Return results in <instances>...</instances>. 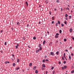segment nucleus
I'll use <instances>...</instances> for the list:
<instances>
[{
	"label": "nucleus",
	"mask_w": 74,
	"mask_h": 74,
	"mask_svg": "<svg viewBox=\"0 0 74 74\" xmlns=\"http://www.w3.org/2000/svg\"><path fill=\"white\" fill-rule=\"evenodd\" d=\"M64 41H65V42H66V41H67V39H64Z\"/></svg>",
	"instance_id": "bb28decb"
},
{
	"label": "nucleus",
	"mask_w": 74,
	"mask_h": 74,
	"mask_svg": "<svg viewBox=\"0 0 74 74\" xmlns=\"http://www.w3.org/2000/svg\"><path fill=\"white\" fill-rule=\"evenodd\" d=\"M59 64H61V62H60V61L59 62Z\"/></svg>",
	"instance_id": "a18cd8bd"
},
{
	"label": "nucleus",
	"mask_w": 74,
	"mask_h": 74,
	"mask_svg": "<svg viewBox=\"0 0 74 74\" xmlns=\"http://www.w3.org/2000/svg\"><path fill=\"white\" fill-rule=\"evenodd\" d=\"M55 73V71H53V74H54Z\"/></svg>",
	"instance_id": "4d7b16f0"
},
{
	"label": "nucleus",
	"mask_w": 74,
	"mask_h": 74,
	"mask_svg": "<svg viewBox=\"0 0 74 74\" xmlns=\"http://www.w3.org/2000/svg\"><path fill=\"white\" fill-rule=\"evenodd\" d=\"M33 39H34V40H36V37H33Z\"/></svg>",
	"instance_id": "aec40b11"
},
{
	"label": "nucleus",
	"mask_w": 74,
	"mask_h": 74,
	"mask_svg": "<svg viewBox=\"0 0 74 74\" xmlns=\"http://www.w3.org/2000/svg\"><path fill=\"white\" fill-rule=\"evenodd\" d=\"M53 69H54V67L53 66V67H51V70H53Z\"/></svg>",
	"instance_id": "6ab92c4d"
},
{
	"label": "nucleus",
	"mask_w": 74,
	"mask_h": 74,
	"mask_svg": "<svg viewBox=\"0 0 74 74\" xmlns=\"http://www.w3.org/2000/svg\"><path fill=\"white\" fill-rule=\"evenodd\" d=\"M52 19H53V20H54V17H52Z\"/></svg>",
	"instance_id": "c03bdc74"
},
{
	"label": "nucleus",
	"mask_w": 74,
	"mask_h": 74,
	"mask_svg": "<svg viewBox=\"0 0 74 74\" xmlns=\"http://www.w3.org/2000/svg\"><path fill=\"white\" fill-rule=\"evenodd\" d=\"M64 58H65L66 60H67V59H66V57H64Z\"/></svg>",
	"instance_id": "6e6d98bb"
},
{
	"label": "nucleus",
	"mask_w": 74,
	"mask_h": 74,
	"mask_svg": "<svg viewBox=\"0 0 74 74\" xmlns=\"http://www.w3.org/2000/svg\"><path fill=\"white\" fill-rule=\"evenodd\" d=\"M69 31L71 33L72 32V29H69Z\"/></svg>",
	"instance_id": "0eeeda50"
},
{
	"label": "nucleus",
	"mask_w": 74,
	"mask_h": 74,
	"mask_svg": "<svg viewBox=\"0 0 74 74\" xmlns=\"http://www.w3.org/2000/svg\"><path fill=\"white\" fill-rule=\"evenodd\" d=\"M64 23H65V25L67 24V22H66V21H65Z\"/></svg>",
	"instance_id": "c756f323"
},
{
	"label": "nucleus",
	"mask_w": 74,
	"mask_h": 74,
	"mask_svg": "<svg viewBox=\"0 0 74 74\" xmlns=\"http://www.w3.org/2000/svg\"><path fill=\"white\" fill-rule=\"evenodd\" d=\"M12 56H13V57H14V56H14V54H12Z\"/></svg>",
	"instance_id": "79ce46f5"
},
{
	"label": "nucleus",
	"mask_w": 74,
	"mask_h": 74,
	"mask_svg": "<svg viewBox=\"0 0 74 74\" xmlns=\"http://www.w3.org/2000/svg\"><path fill=\"white\" fill-rule=\"evenodd\" d=\"M29 65V67H32V63H30Z\"/></svg>",
	"instance_id": "7ed1b4c3"
},
{
	"label": "nucleus",
	"mask_w": 74,
	"mask_h": 74,
	"mask_svg": "<svg viewBox=\"0 0 74 74\" xmlns=\"http://www.w3.org/2000/svg\"><path fill=\"white\" fill-rule=\"evenodd\" d=\"M16 45H17V46H19V44H18L17 43L16 44Z\"/></svg>",
	"instance_id": "052dcab7"
},
{
	"label": "nucleus",
	"mask_w": 74,
	"mask_h": 74,
	"mask_svg": "<svg viewBox=\"0 0 74 74\" xmlns=\"http://www.w3.org/2000/svg\"><path fill=\"white\" fill-rule=\"evenodd\" d=\"M15 65H16V64H15V63H13V66H14Z\"/></svg>",
	"instance_id": "a211bd4d"
},
{
	"label": "nucleus",
	"mask_w": 74,
	"mask_h": 74,
	"mask_svg": "<svg viewBox=\"0 0 74 74\" xmlns=\"http://www.w3.org/2000/svg\"><path fill=\"white\" fill-rule=\"evenodd\" d=\"M72 38H73V40H74V37H73L72 36Z\"/></svg>",
	"instance_id": "49530a36"
},
{
	"label": "nucleus",
	"mask_w": 74,
	"mask_h": 74,
	"mask_svg": "<svg viewBox=\"0 0 74 74\" xmlns=\"http://www.w3.org/2000/svg\"><path fill=\"white\" fill-rule=\"evenodd\" d=\"M56 36H59V34L58 33H56Z\"/></svg>",
	"instance_id": "72a5a7b5"
},
{
	"label": "nucleus",
	"mask_w": 74,
	"mask_h": 74,
	"mask_svg": "<svg viewBox=\"0 0 74 74\" xmlns=\"http://www.w3.org/2000/svg\"><path fill=\"white\" fill-rule=\"evenodd\" d=\"M18 47L17 46H16V49H18Z\"/></svg>",
	"instance_id": "c85d7f7f"
},
{
	"label": "nucleus",
	"mask_w": 74,
	"mask_h": 74,
	"mask_svg": "<svg viewBox=\"0 0 74 74\" xmlns=\"http://www.w3.org/2000/svg\"><path fill=\"white\" fill-rule=\"evenodd\" d=\"M59 52L58 51H57L56 52V54H57L58 55H59Z\"/></svg>",
	"instance_id": "f8f14e48"
},
{
	"label": "nucleus",
	"mask_w": 74,
	"mask_h": 74,
	"mask_svg": "<svg viewBox=\"0 0 74 74\" xmlns=\"http://www.w3.org/2000/svg\"><path fill=\"white\" fill-rule=\"evenodd\" d=\"M64 68L65 69H66V68H67V66H66V65L64 66Z\"/></svg>",
	"instance_id": "1a4fd4ad"
},
{
	"label": "nucleus",
	"mask_w": 74,
	"mask_h": 74,
	"mask_svg": "<svg viewBox=\"0 0 74 74\" xmlns=\"http://www.w3.org/2000/svg\"><path fill=\"white\" fill-rule=\"evenodd\" d=\"M62 30L61 29L60 30V33H62Z\"/></svg>",
	"instance_id": "4be33fe9"
},
{
	"label": "nucleus",
	"mask_w": 74,
	"mask_h": 74,
	"mask_svg": "<svg viewBox=\"0 0 74 74\" xmlns=\"http://www.w3.org/2000/svg\"><path fill=\"white\" fill-rule=\"evenodd\" d=\"M45 60L46 62H48V59H46Z\"/></svg>",
	"instance_id": "ea45409f"
},
{
	"label": "nucleus",
	"mask_w": 74,
	"mask_h": 74,
	"mask_svg": "<svg viewBox=\"0 0 74 74\" xmlns=\"http://www.w3.org/2000/svg\"><path fill=\"white\" fill-rule=\"evenodd\" d=\"M40 23H41V22L40 21L38 23L39 24H40Z\"/></svg>",
	"instance_id": "0e129e2a"
},
{
	"label": "nucleus",
	"mask_w": 74,
	"mask_h": 74,
	"mask_svg": "<svg viewBox=\"0 0 74 74\" xmlns=\"http://www.w3.org/2000/svg\"><path fill=\"white\" fill-rule=\"evenodd\" d=\"M38 52H39V51L38 50H36V53H38Z\"/></svg>",
	"instance_id": "a878e982"
},
{
	"label": "nucleus",
	"mask_w": 74,
	"mask_h": 74,
	"mask_svg": "<svg viewBox=\"0 0 74 74\" xmlns=\"http://www.w3.org/2000/svg\"><path fill=\"white\" fill-rule=\"evenodd\" d=\"M69 58L70 59V60L71 59V56H70V55L69 56Z\"/></svg>",
	"instance_id": "ddd939ff"
},
{
	"label": "nucleus",
	"mask_w": 74,
	"mask_h": 74,
	"mask_svg": "<svg viewBox=\"0 0 74 74\" xmlns=\"http://www.w3.org/2000/svg\"><path fill=\"white\" fill-rule=\"evenodd\" d=\"M51 23L52 24H53V23H54V21H52Z\"/></svg>",
	"instance_id": "4c0bfd02"
},
{
	"label": "nucleus",
	"mask_w": 74,
	"mask_h": 74,
	"mask_svg": "<svg viewBox=\"0 0 74 74\" xmlns=\"http://www.w3.org/2000/svg\"><path fill=\"white\" fill-rule=\"evenodd\" d=\"M61 11H63V9H62V8H61Z\"/></svg>",
	"instance_id": "680f3d73"
},
{
	"label": "nucleus",
	"mask_w": 74,
	"mask_h": 74,
	"mask_svg": "<svg viewBox=\"0 0 74 74\" xmlns=\"http://www.w3.org/2000/svg\"><path fill=\"white\" fill-rule=\"evenodd\" d=\"M5 63L6 64H7V61L5 62Z\"/></svg>",
	"instance_id": "69168bd1"
},
{
	"label": "nucleus",
	"mask_w": 74,
	"mask_h": 74,
	"mask_svg": "<svg viewBox=\"0 0 74 74\" xmlns=\"http://www.w3.org/2000/svg\"><path fill=\"white\" fill-rule=\"evenodd\" d=\"M71 16H69V19H71Z\"/></svg>",
	"instance_id": "58836bf2"
},
{
	"label": "nucleus",
	"mask_w": 74,
	"mask_h": 74,
	"mask_svg": "<svg viewBox=\"0 0 74 74\" xmlns=\"http://www.w3.org/2000/svg\"><path fill=\"white\" fill-rule=\"evenodd\" d=\"M35 73H36V74H37V73H38V71H37V70H36L35 71Z\"/></svg>",
	"instance_id": "9b49d317"
},
{
	"label": "nucleus",
	"mask_w": 74,
	"mask_h": 74,
	"mask_svg": "<svg viewBox=\"0 0 74 74\" xmlns=\"http://www.w3.org/2000/svg\"><path fill=\"white\" fill-rule=\"evenodd\" d=\"M38 51H41L42 50V48H40V49H38Z\"/></svg>",
	"instance_id": "39448f33"
},
{
	"label": "nucleus",
	"mask_w": 74,
	"mask_h": 74,
	"mask_svg": "<svg viewBox=\"0 0 74 74\" xmlns=\"http://www.w3.org/2000/svg\"><path fill=\"white\" fill-rule=\"evenodd\" d=\"M64 57H65V56H66V54L65 53L64 54Z\"/></svg>",
	"instance_id": "f704fd0d"
},
{
	"label": "nucleus",
	"mask_w": 74,
	"mask_h": 74,
	"mask_svg": "<svg viewBox=\"0 0 74 74\" xmlns=\"http://www.w3.org/2000/svg\"><path fill=\"white\" fill-rule=\"evenodd\" d=\"M19 67H18L17 68H16L15 70H19Z\"/></svg>",
	"instance_id": "6e6552de"
},
{
	"label": "nucleus",
	"mask_w": 74,
	"mask_h": 74,
	"mask_svg": "<svg viewBox=\"0 0 74 74\" xmlns=\"http://www.w3.org/2000/svg\"><path fill=\"white\" fill-rule=\"evenodd\" d=\"M59 1L58 0H57L56 1V2H57V3H59Z\"/></svg>",
	"instance_id": "37998d69"
},
{
	"label": "nucleus",
	"mask_w": 74,
	"mask_h": 74,
	"mask_svg": "<svg viewBox=\"0 0 74 74\" xmlns=\"http://www.w3.org/2000/svg\"><path fill=\"white\" fill-rule=\"evenodd\" d=\"M19 62V59L18 58L17 60V62L18 63V62Z\"/></svg>",
	"instance_id": "4468645a"
},
{
	"label": "nucleus",
	"mask_w": 74,
	"mask_h": 74,
	"mask_svg": "<svg viewBox=\"0 0 74 74\" xmlns=\"http://www.w3.org/2000/svg\"><path fill=\"white\" fill-rule=\"evenodd\" d=\"M36 67H37L36 66H35L33 68V70H36Z\"/></svg>",
	"instance_id": "20e7f679"
},
{
	"label": "nucleus",
	"mask_w": 74,
	"mask_h": 74,
	"mask_svg": "<svg viewBox=\"0 0 74 74\" xmlns=\"http://www.w3.org/2000/svg\"><path fill=\"white\" fill-rule=\"evenodd\" d=\"M45 2L46 4H48V1H46Z\"/></svg>",
	"instance_id": "cd10ccee"
},
{
	"label": "nucleus",
	"mask_w": 74,
	"mask_h": 74,
	"mask_svg": "<svg viewBox=\"0 0 74 74\" xmlns=\"http://www.w3.org/2000/svg\"><path fill=\"white\" fill-rule=\"evenodd\" d=\"M63 63L64 64H65V63H67V62H66L65 61H64L63 62Z\"/></svg>",
	"instance_id": "473e14b6"
},
{
	"label": "nucleus",
	"mask_w": 74,
	"mask_h": 74,
	"mask_svg": "<svg viewBox=\"0 0 74 74\" xmlns=\"http://www.w3.org/2000/svg\"><path fill=\"white\" fill-rule=\"evenodd\" d=\"M41 47H42V45L41 44H40L39 45V47L40 48H42Z\"/></svg>",
	"instance_id": "f03ea898"
},
{
	"label": "nucleus",
	"mask_w": 74,
	"mask_h": 74,
	"mask_svg": "<svg viewBox=\"0 0 74 74\" xmlns=\"http://www.w3.org/2000/svg\"><path fill=\"white\" fill-rule=\"evenodd\" d=\"M55 37L56 38H58V36L56 35V36H55Z\"/></svg>",
	"instance_id": "b1692460"
},
{
	"label": "nucleus",
	"mask_w": 74,
	"mask_h": 74,
	"mask_svg": "<svg viewBox=\"0 0 74 74\" xmlns=\"http://www.w3.org/2000/svg\"><path fill=\"white\" fill-rule=\"evenodd\" d=\"M5 45H7V42H5Z\"/></svg>",
	"instance_id": "7c9ffc66"
},
{
	"label": "nucleus",
	"mask_w": 74,
	"mask_h": 74,
	"mask_svg": "<svg viewBox=\"0 0 74 74\" xmlns=\"http://www.w3.org/2000/svg\"><path fill=\"white\" fill-rule=\"evenodd\" d=\"M22 71H23V72H24V69H23Z\"/></svg>",
	"instance_id": "338daca9"
},
{
	"label": "nucleus",
	"mask_w": 74,
	"mask_h": 74,
	"mask_svg": "<svg viewBox=\"0 0 74 74\" xmlns=\"http://www.w3.org/2000/svg\"><path fill=\"white\" fill-rule=\"evenodd\" d=\"M68 16L67 15V14H65V16H66V17H67Z\"/></svg>",
	"instance_id": "e433bc0d"
},
{
	"label": "nucleus",
	"mask_w": 74,
	"mask_h": 74,
	"mask_svg": "<svg viewBox=\"0 0 74 74\" xmlns=\"http://www.w3.org/2000/svg\"><path fill=\"white\" fill-rule=\"evenodd\" d=\"M3 32V30H1L0 31L1 33H2V32Z\"/></svg>",
	"instance_id": "864d4df0"
},
{
	"label": "nucleus",
	"mask_w": 74,
	"mask_h": 74,
	"mask_svg": "<svg viewBox=\"0 0 74 74\" xmlns=\"http://www.w3.org/2000/svg\"><path fill=\"white\" fill-rule=\"evenodd\" d=\"M65 52H68V50H67V49H66L65 50Z\"/></svg>",
	"instance_id": "5fc2aeb1"
},
{
	"label": "nucleus",
	"mask_w": 74,
	"mask_h": 74,
	"mask_svg": "<svg viewBox=\"0 0 74 74\" xmlns=\"http://www.w3.org/2000/svg\"><path fill=\"white\" fill-rule=\"evenodd\" d=\"M17 24L18 25H19V26L20 25V23H19V22H17Z\"/></svg>",
	"instance_id": "9d476101"
},
{
	"label": "nucleus",
	"mask_w": 74,
	"mask_h": 74,
	"mask_svg": "<svg viewBox=\"0 0 74 74\" xmlns=\"http://www.w3.org/2000/svg\"><path fill=\"white\" fill-rule=\"evenodd\" d=\"M47 56H45V58H47Z\"/></svg>",
	"instance_id": "3c124183"
},
{
	"label": "nucleus",
	"mask_w": 74,
	"mask_h": 74,
	"mask_svg": "<svg viewBox=\"0 0 74 74\" xmlns=\"http://www.w3.org/2000/svg\"><path fill=\"white\" fill-rule=\"evenodd\" d=\"M49 14L50 15H51V11H49Z\"/></svg>",
	"instance_id": "bf43d9fd"
},
{
	"label": "nucleus",
	"mask_w": 74,
	"mask_h": 74,
	"mask_svg": "<svg viewBox=\"0 0 74 74\" xmlns=\"http://www.w3.org/2000/svg\"><path fill=\"white\" fill-rule=\"evenodd\" d=\"M71 56H73L74 55V54L73 53H72L71 54Z\"/></svg>",
	"instance_id": "a19ab883"
},
{
	"label": "nucleus",
	"mask_w": 74,
	"mask_h": 74,
	"mask_svg": "<svg viewBox=\"0 0 74 74\" xmlns=\"http://www.w3.org/2000/svg\"><path fill=\"white\" fill-rule=\"evenodd\" d=\"M62 70H64V67H62Z\"/></svg>",
	"instance_id": "09e8293b"
},
{
	"label": "nucleus",
	"mask_w": 74,
	"mask_h": 74,
	"mask_svg": "<svg viewBox=\"0 0 74 74\" xmlns=\"http://www.w3.org/2000/svg\"><path fill=\"white\" fill-rule=\"evenodd\" d=\"M74 71L73 70L71 72V73H74Z\"/></svg>",
	"instance_id": "5701e85b"
},
{
	"label": "nucleus",
	"mask_w": 74,
	"mask_h": 74,
	"mask_svg": "<svg viewBox=\"0 0 74 74\" xmlns=\"http://www.w3.org/2000/svg\"><path fill=\"white\" fill-rule=\"evenodd\" d=\"M65 19H66V20L67 21V20H68L67 18H65Z\"/></svg>",
	"instance_id": "774afa93"
},
{
	"label": "nucleus",
	"mask_w": 74,
	"mask_h": 74,
	"mask_svg": "<svg viewBox=\"0 0 74 74\" xmlns=\"http://www.w3.org/2000/svg\"><path fill=\"white\" fill-rule=\"evenodd\" d=\"M11 59H12V60H14V59L12 58H11Z\"/></svg>",
	"instance_id": "e2e57ef3"
},
{
	"label": "nucleus",
	"mask_w": 74,
	"mask_h": 74,
	"mask_svg": "<svg viewBox=\"0 0 74 74\" xmlns=\"http://www.w3.org/2000/svg\"><path fill=\"white\" fill-rule=\"evenodd\" d=\"M47 73H48V71H46V74H47Z\"/></svg>",
	"instance_id": "13d9d810"
},
{
	"label": "nucleus",
	"mask_w": 74,
	"mask_h": 74,
	"mask_svg": "<svg viewBox=\"0 0 74 74\" xmlns=\"http://www.w3.org/2000/svg\"><path fill=\"white\" fill-rule=\"evenodd\" d=\"M25 4H26L27 6L28 5V3H27V2L26 1V2H25Z\"/></svg>",
	"instance_id": "dca6fc26"
},
{
	"label": "nucleus",
	"mask_w": 74,
	"mask_h": 74,
	"mask_svg": "<svg viewBox=\"0 0 74 74\" xmlns=\"http://www.w3.org/2000/svg\"><path fill=\"white\" fill-rule=\"evenodd\" d=\"M45 40H44L43 42V44H45Z\"/></svg>",
	"instance_id": "412c9836"
},
{
	"label": "nucleus",
	"mask_w": 74,
	"mask_h": 74,
	"mask_svg": "<svg viewBox=\"0 0 74 74\" xmlns=\"http://www.w3.org/2000/svg\"><path fill=\"white\" fill-rule=\"evenodd\" d=\"M29 24H27V27H29Z\"/></svg>",
	"instance_id": "de8ad7c7"
},
{
	"label": "nucleus",
	"mask_w": 74,
	"mask_h": 74,
	"mask_svg": "<svg viewBox=\"0 0 74 74\" xmlns=\"http://www.w3.org/2000/svg\"><path fill=\"white\" fill-rule=\"evenodd\" d=\"M42 62H43L44 63H45V59L43 60Z\"/></svg>",
	"instance_id": "f3484780"
},
{
	"label": "nucleus",
	"mask_w": 74,
	"mask_h": 74,
	"mask_svg": "<svg viewBox=\"0 0 74 74\" xmlns=\"http://www.w3.org/2000/svg\"><path fill=\"white\" fill-rule=\"evenodd\" d=\"M54 11H56V9L55 8L54 10Z\"/></svg>",
	"instance_id": "8fccbe9b"
},
{
	"label": "nucleus",
	"mask_w": 74,
	"mask_h": 74,
	"mask_svg": "<svg viewBox=\"0 0 74 74\" xmlns=\"http://www.w3.org/2000/svg\"><path fill=\"white\" fill-rule=\"evenodd\" d=\"M58 23H57L56 24V26H58Z\"/></svg>",
	"instance_id": "2f4dec72"
},
{
	"label": "nucleus",
	"mask_w": 74,
	"mask_h": 74,
	"mask_svg": "<svg viewBox=\"0 0 74 74\" xmlns=\"http://www.w3.org/2000/svg\"><path fill=\"white\" fill-rule=\"evenodd\" d=\"M42 67H45V66L44 64H43L42 65Z\"/></svg>",
	"instance_id": "2eb2a0df"
},
{
	"label": "nucleus",
	"mask_w": 74,
	"mask_h": 74,
	"mask_svg": "<svg viewBox=\"0 0 74 74\" xmlns=\"http://www.w3.org/2000/svg\"><path fill=\"white\" fill-rule=\"evenodd\" d=\"M62 59L63 60H64V57H63L62 58Z\"/></svg>",
	"instance_id": "603ef678"
},
{
	"label": "nucleus",
	"mask_w": 74,
	"mask_h": 74,
	"mask_svg": "<svg viewBox=\"0 0 74 74\" xmlns=\"http://www.w3.org/2000/svg\"><path fill=\"white\" fill-rule=\"evenodd\" d=\"M50 54L51 55H52V56H54V53H53V52H50Z\"/></svg>",
	"instance_id": "f257e3e1"
},
{
	"label": "nucleus",
	"mask_w": 74,
	"mask_h": 74,
	"mask_svg": "<svg viewBox=\"0 0 74 74\" xmlns=\"http://www.w3.org/2000/svg\"><path fill=\"white\" fill-rule=\"evenodd\" d=\"M61 26H62V27H63L64 26V25H63V23H61Z\"/></svg>",
	"instance_id": "393cba45"
},
{
	"label": "nucleus",
	"mask_w": 74,
	"mask_h": 74,
	"mask_svg": "<svg viewBox=\"0 0 74 74\" xmlns=\"http://www.w3.org/2000/svg\"><path fill=\"white\" fill-rule=\"evenodd\" d=\"M66 9L68 10H69V8L68 7L66 8Z\"/></svg>",
	"instance_id": "c9c22d12"
},
{
	"label": "nucleus",
	"mask_w": 74,
	"mask_h": 74,
	"mask_svg": "<svg viewBox=\"0 0 74 74\" xmlns=\"http://www.w3.org/2000/svg\"><path fill=\"white\" fill-rule=\"evenodd\" d=\"M58 24H59V25H60V21H58Z\"/></svg>",
	"instance_id": "423d86ee"
}]
</instances>
